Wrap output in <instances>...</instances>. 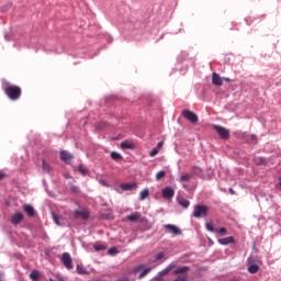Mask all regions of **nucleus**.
I'll list each match as a JSON object with an SVG mask.
<instances>
[{
  "label": "nucleus",
  "instance_id": "obj_4",
  "mask_svg": "<svg viewBox=\"0 0 281 281\" xmlns=\"http://www.w3.org/2000/svg\"><path fill=\"white\" fill-rule=\"evenodd\" d=\"M213 128L220 135L221 139H229V130H227L221 125H213Z\"/></svg>",
  "mask_w": 281,
  "mask_h": 281
},
{
  "label": "nucleus",
  "instance_id": "obj_41",
  "mask_svg": "<svg viewBox=\"0 0 281 281\" xmlns=\"http://www.w3.org/2000/svg\"><path fill=\"white\" fill-rule=\"evenodd\" d=\"M228 192H229L231 194H233V195L236 194V191H234V189H232V188L228 189Z\"/></svg>",
  "mask_w": 281,
  "mask_h": 281
},
{
  "label": "nucleus",
  "instance_id": "obj_13",
  "mask_svg": "<svg viewBox=\"0 0 281 281\" xmlns=\"http://www.w3.org/2000/svg\"><path fill=\"white\" fill-rule=\"evenodd\" d=\"M212 82L216 87H223V78H221V76L216 72L212 74Z\"/></svg>",
  "mask_w": 281,
  "mask_h": 281
},
{
  "label": "nucleus",
  "instance_id": "obj_14",
  "mask_svg": "<svg viewBox=\"0 0 281 281\" xmlns=\"http://www.w3.org/2000/svg\"><path fill=\"white\" fill-rule=\"evenodd\" d=\"M23 210L27 214V216H30L31 218L34 217V215L36 214L34 206H32L30 204H24Z\"/></svg>",
  "mask_w": 281,
  "mask_h": 281
},
{
  "label": "nucleus",
  "instance_id": "obj_38",
  "mask_svg": "<svg viewBox=\"0 0 281 281\" xmlns=\"http://www.w3.org/2000/svg\"><path fill=\"white\" fill-rule=\"evenodd\" d=\"M158 150L164 148V142H159L156 147Z\"/></svg>",
  "mask_w": 281,
  "mask_h": 281
},
{
  "label": "nucleus",
  "instance_id": "obj_19",
  "mask_svg": "<svg viewBox=\"0 0 281 281\" xmlns=\"http://www.w3.org/2000/svg\"><path fill=\"white\" fill-rule=\"evenodd\" d=\"M178 203H179V205H181L184 209L190 207V202L188 200H186V198H179Z\"/></svg>",
  "mask_w": 281,
  "mask_h": 281
},
{
  "label": "nucleus",
  "instance_id": "obj_23",
  "mask_svg": "<svg viewBox=\"0 0 281 281\" xmlns=\"http://www.w3.org/2000/svg\"><path fill=\"white\" fill-rule=\"evenodd\" d=\"M150 271H153V268H145L140 274L138 276L139 280H142L143 278H146V276H148V273H150Z\"/></svg>",
  "mask_w": 281,
  "mask_h": 281
},
{
  "label": "nucleus",
  "instance_id": "obj_39",
  "mask_svg": "<svg viewBox=\"0 0 281 281\" xmlns=\"http://www.w3.org/2000/svg\"><path fill=\"white\" fill-rule=\"evenodd\" d=\"M142 269H144V265H138L136 268H135V271H142Z\"/></svg>",
  "mask_w": 281,
  "mask_h": 281
},
{
  "label": "nucleus",
  "instance_id": "obj_35",
  "mask_svg": "<svg viewBox=\"0 0 281 281\" xmlns=\"http://www.w3.org/2000/svg\"><path fill=\"white\" fill-rule=\"evenodd\" d=\"M78 171L80 172V175H87V168H85V166L82 165L78 166Z\"/></svg>",
  "mask_w": 281,
  "mask_h": 281
},
{
  "label": "nucleus",
  "instance_id": "obj_29",
  "mask_svg": "<svg viewBox=\"0 0 281 281\" xmlns=\"http://www.w3.org/2000/svg\"><path fill=\"white\" fill-rule=\"evenodd\" d=\"M215 234H221V236H225V234H227V228H215Z\"/></svg>",
  "mask_w": 281,
  "mask_h": 281
},
{
  "label": "nucleus",
  "instance_id": "obj_28",
  "mask_svg": "<svg viewBox=\"0 0 281 281\" xmlns=\"http://www.w3.org/2000/svg\"><path fill=\"white\" fill-rule=\"evenodd\" d=\"M205 227H206L207 232L216 233V228H214V224H212V222L206 223Z\"/></svg>",
  "mask_w": 281,
  "mask_h": 281
},
{
  "label": "nucleus",
  "instance_id": "obj_20",
  "mask_svg": "<svg viewBox=\"0 0 281 281\" xmlns=\"http://www.w3.org/2000/svg\"><path fill=\"white\" fill-rule=\"evenodd\" d=\"M77 273H79V276H89V271L82 266H77Z\"/></svg>",
  "mask_w": 281,
  "mask_h": 281
},
{
  "label": "nucleus",
  "instance_id": "obj_1",
  "mask_svg": "<svg viewBox=\"0 0 281 281\" xmlns=\"http://www.w3.org/2000/svg\"><path fill=\"white\" fill-rule=\"evenodd\" d=\"M4 93L9 98V100L15 102V100H19V98H21V93H23V91L19 86L7 85V87L4 88Z\"/></svg>",
  "mask_w": 281,
  "mask_h": 281
},
{
  "label": "nucleus",
  "instance_id": "obj_12",
  "mask_svg": "<svg viewBox=\"0 0 281 281\" xmlns=\"http://www.w3.org/2000/svg\"><path fill=\"white\" fill-rule=\"evenodd\" d=\"M162 196L164 199H172L175 196V189L172 187H166L162 189Z\"/></svg>",
  "mask_w": 281,
  "mask_h": 281
},
{
  "label": "nucleus",
  "instance_id": "obj_25",
  "mask_svg": "<svg viewBox=\"0 0 281 281\" xmlns=\"http://www.w3.org/2000/svg\"><path fill=\"white\" fill-rule=\"evenodd\" d=\"M111 159H113L114 161H117V160L122 159V155L117 151H112Z\"/></svg>",
  "mask_w": 281,
  "mask_h": 281
},
{
  "label": "nucleus",
  "instance_id": "obj_2",
  "mask_svg": "<svg viewBox=\"0 0 281 281\" xmlns=\"http://www.w3.org/2000/svg\"><path fill=\"white\" fill-rule=\"evenodd\" d=\"M210 212V207L207 205L198 204L194 206L193 216L194 218H201L203 216H207Z\"/></svg>",
  "mask_w": 281,
  "mask_h": 281
},
{
  "label": "nucleus",
  "instance_id": "obj_21",
  "mask_svg": "<svg viewBox=\"0 0 281 281\" xmlns=\"http://www.w3.org/2000/svg\"><path fill=\"white\" fill-rule=\"evenodd\" d=\"M150 196V190L145 189L140 192V201H146Z\"/></svg>",
  "mask_w": 281,
  "mask_h": 281
},
{
  "label": "nucleus",
  "instance_id": "obj_3",
  "mask_svg": "<svg viewBox=\"0 0 281 281\" xmlns=\"http://www.w3.org/2000/svg\"><path fill=\"white\" fill-rule=\"evenodd\" d=\"M182 117L188 120V122H191V124H196V122H199V116L190 110L182 111Z\"/></svg>",
  "mask_w": 281,
  "mask_h": 281
},
{
  "label": "nucleus",
  "instance_id": "obj_40",
  "mask_svg": "<svg viewBox=\"0 0 281 281\" xmlns=\"http://www.w3.org/2000/svg\"><path fill=\"white\" fill-rule=\"evenodd\" d=\"M2 179H5V173H3L2 171H0V181H2Z\"/></svg>",
  "mask_w": 281,
  "mask_h": 281
},
{
  "label": "nucleus",
  "instance_id": "obj_30",
  "mask_svg": "<svg viewBox=\"0 0 281 281\" xmlns=\"http://www.w3.org/2000/svg\"><path fill=\"white\" fill-rule=\"evenodd\" d=\"M43 170L45 172H52V167L45 160H43Z\"/></svg>",
  "mask_w": 281,
  "mask_h": 281
},
{
  "label": "nucleus",
  "instance_id": "obj_27",
  "mask_svg": "<svg viewBox=\"0 0 281 281\" xmlns=\"http://www.w3.org/2000/svg\"><path fill=\"white\" fill-rule=\"evenodd\" d=\"M255 164L257 166H265V164H267V160H265V158H255Z\"/></svg>",
  "mask_w": 281,
  "mask_h": 281
},
{
  "label": "nucleus",
  "instance_id": "obj_16",
  "mask_svg": "<svg viewBox=\"0 0 281 281\" xmlns=\"http://www.w3.org/2000/svg\"><path fill=\"white\" fill-rule=\"evenodd\" d=\"M218 243H220V245H234V243H236V240L234 239V237L229 236V237L218 239Z\"/></svg>",
  "mask_w": 281,
  "mask_h": 281
},
{
  "label": "nucleus",
  "instance_id": "obj_10",
  "mask_svg": "<svg viewBox=\"0 0 281 281\" xmlns=\"http://www.w3.org/2000/svg\"><path fill=\"white\" fill-rule=\"evenodd\" d=\"M75 218H82V221H87L89 218V211L87 210H76Z\"/></svg>",
  "mask_w": 281,
  "mask_h": 281
},
{
  "label": "nucleus",
  "instance_id": "obj_34",
  "mask_svg": "<svg viewBox=\"0 0 281 281\" xmlns=\"http://www.w3.org/2000/svg\"><path fill=\"white\" fill-rule=\"evenodd\" d=\"M165 256H166V254H164V252H158V254L155 256V262H158V260L164 259Z\"/></svg>",
  "mask_w": 281,
  "mask_h": 281
},
{
  "label": "nucleus",
  "instance_id": "obj_9",
  "mask_svg": "<svg viewBox=\"0 0 281 281\" xmlns=\"http://www.w3.org/2000/svg\"><path fill=\"white\" fill-rule=\"evenodd\" d=\"M60 159L65 164H71V159H74V155L69 154L67 150H61L60 151Z\"/></svg>",
  "mask_w": 281,
  "mask_h": 281
},
{
  "label": "nucleus",
  "instance_id": "obj_44",
  "mask_svg": "<svg viewBox=\"0 0 281 281\" xmlns=\"http://www.w3.org/2000/svg\"><path fill=\"white\" fill-rule=\"evenodd\" d=\"M117 281H128V279H119Z\"/></svg>",
  "mask_w": 281,
  "mask_h": 281
},
{
  "label": "nucleus",
  "instance_id": "obj_43",
  "mask_svg": "<svg viewBox=\"0 0 281 281\" xmlns=\"http://www.w3.org/2000/svg\"><path fill=\"white\" fill-rule=\"evenodd\" d=\"M223 80H225L226 82H232L229 78H223Z\"/></svg>",
  "mask_w": 281,
  "mask_h": 281
},
{
  "label": "nucleus",
  "instance_id": "obj_26",
  "mask_svg": "<svg viewBox=\"0 0 281 281\" xmlns=\"http://www.w3.org/2000/svg\"><path fill=\"white\" fill-rule=\"evenodd\" d=\"M109 256H117V254H120V250H117V248L112 247L108 250Z\"/></svg>",
  "mask_w": 281,
  "mask_h": 281
},
{
  "label": "nucleus",
  "instance_id": "obj_33",
  "mask_svg": "<svg viewBox=\"0 0 281 281\" xmlns=\"http://www.w3.org/2000/svg\"><path fill=\"white\" fill-rule=\"evenodd\" d=\"M121 148L131 149V148H133V144H131L128 142H123V143H121Z\"/></svg>",
  "mask_w": 281,
  "mask_h": 281
},
{
  "label": "nucleus",
  "instance_id": "obj_24",
  "mask_svg": "<svg viewBox=\"0 0 281 281\" xmlns=\"http://www.w3.org/2000/svg\"><path fill=\"white\" fill-rule=\"evenodd\" d=\"M93 249L94 251H105L106 246H104L103 244H94Z\"/></svg>",
  "mask_w": 281,
  "mask_h": 281
},
{
  "label": "nucleus",
  "instance_id": "obj_17",
  "mask_svg": "<svg viewBox=\"0 0 281 281\" xmlns=\"http://www.w3.org/2000/svg\"><path fill=\"white\" fill-rule=\"evenodd\" d=\"M173 267H175V263H170V265H169L168 267H166L162 271H160V272L158 273V276H159L160 278H164V276H168V273H170V272L172 271Z\"/></svg>",
  "mask_w": 281,
  "mask_h": 281
},
{
  "label": "nucleus",
  "instance_id": "obj_32",
  "mask_svg": "<svg viewBox=\"0 0 281 281\" xmlns=\"http://www.w3.org/2000/svg\"><path fill=\"white\" fill-rule=\"evenodd\" d=\"M165 178H166V171H159V172L156 175L157 181H161V179H165Z\"/></svg>",
  "mask_w": 281,
  "mask_h": 281
},
{
  "label": "nucleus",
  "instance_id": "obj_7",
  "mask_svg": "<svg viewBox=\"0 0 281 281\" xmlns=\"http://www.w3.org/2000/svg\"><path fill=\"white\" fill-rule=\"evenodd\" d=\"M247 262L248 271L250 273H258V271H260V266H258V263H254V258H248Z\"/></svg>",
  "mask_w": 281,
  "mask_h": 281
},
{
  "label": "nucleus",
  "instance_id": "obj_31",
  "mask_svg": "<svg viewBox=\"0 0 281 281\" xmlns=\"http://www.w3.org/2000/svg\"><path fill=\"white\" fill-rule=\"evenodd\" d=\"M53 221H55L56 225H63L61 217L53 213Z\"/></svg>",
  "mask_w": 281,
  "mask_h": 281
},
{
  "label": "nucleus",
  "instance_id": "obj_5",
  "mask_svg": "<svg viewBox=\"0 0 281 281\" xmlns=\"http://www.w3.org/2000/svg\"><path fill=\"white\" fill-rule=\"evenodd\" d=\"M61 262L66 269H74V260L71 259V255H69V252H64L61 255Z\"/></svg>",
  "mask_w": 281,
  "mask_h": 281
},
{
  "label": "nucleus",
  "instance_id": "obj_6",
  "mask_svg": "<svg viewBox=\"0 0 281 281\" xmlns=\"http://www.w3.org/2000/svg\"><path fill=\"white\" fill-rule=\"evenodd\" d=\"M164 227L165 229H167V232H170L171 234H173V236H181L182 234L180 228L177 227V225L175 224H165Z\"/></svg>",
  "mask_w": 281,
  "mask_h": 281
},
{
  "label": "nucleus",
  "instance_id": "obj_46",
  "mask_svg": "<svg viewBox=\"0 0 281 281\" xmlns=\"http://www.w3.org/2000/svg\"><path fill=\"white\" fill-rule=\"evenodd\" d=\"M67 177V179H69V176H66Z\"/></svg>",
  "mask_w": 281,
  "mask_h": 281
},
{
  "label": "nucleus",
  "instance_id": "obj_36",
  "mask_svg": "<svg viewBox=\"0 0 281 281\" xmlns=\"http://www.w3.org/2000/svg\"><path fill=\"white\" fill-rule=\"evenodd\" d=\"M157 155H159V149H158V148H154V149L149 153V157H157Z\"/></svg>",
  "mask_w": 281,
  "mask_h": 281
},
{
  "label": "nucleus",
  "instance_id": "obj_18",
  "mask_svg": "<svg viewBox=\"0 0 281 281\" xmlns=\"http://www.w3.org/2000/svg\"><path fill=\"white\" fill-rule=\"evenodd\" d=\"M120 188L121 190H125V191L135 190V188H137V183H122Z\"/></svg>",
  "mask_w": 281,
  "mask_h": 281
},
{
  "label": "nucleus",
  "instance_id": "obj_11",
  "mask_svg": "<svg viewBox=\"0 0 281 281\" xmlns=\"http://www.w3.org/2000/svg\"><path fill=\"white\" fill-rule=\"evenodd\" d=\"M126 220L130 221V223H137V221L142 220V213L133 212L132 214L126 216Z\"/></svg>",
  "mask_w": 281,
  "mask_h": 281
},
{
  "label": "nucleus",
  "instance_id": "obj_42",
  "mask_svg": "<svg viewBox=\"0 0 281 281\" xmlns=\"http://www.w3.org/2000/svg\"><path fill=\"white\" fill-rule=\"evenodd\" d=\"M140 223H148V220H147L146 217H143V218L140 220Z\"/></svg>",
  "mask_w": 281,
  "mask_h": 281
},
{
  "label": "nucleus",
  "instance_id": "obj_15",
  "mask_svg": "<svg viewBox=\"0 0 281 281\" xmlns=\"http://www.w3.org/2000/svg\"><path fill=\"white\" fill-rule=\"evenodd\" d=\"M23 218H24L23 213H15L11 218V223L12 225H19V223H21Z\"/></svg>",
  "mask_w": 281,
  "mask_h": 281
},
{
  "label": "nucleus",
  "instance_id": "obj_8",
  "mask_svg": "<svg viewBox=\"0 0 281 281\" xmlns=\"http://www.w3.org/2000/svg\"><path fill=\"white\" fill-rule=\"evenodd\" d=\"M192 179V173H183L181 177H180V183H182V188L184 190H188V183H190Z\"/></svg>",
  "mask_w": 281,
  "mask_h": 281
},
{
  "label": "nucleus",
  "instance_id": "obj_37",
  "mask_svg": "<svg viewBox=\"0 0 281 281\" xmlns=\"http://www.w3.org/2000/svg\"><path fill=\"white\" fill-rule=\"evenodd\" d=\"M70 191L74 193V194H78V192H80V189L76 186H72L70 187Z\"/></svg>",
  "mask_w": 281,
  "mask_h": 281
},
{
  "label": "nucleus",
  "instance_id": "obj_45",
  "mask_svg": "<svg viewBox=\"0 0 281 281\" xmlns=\"http://www.w3.org/2000/svg\"><path fill=\"white\" fill-rule=\"evenodd\" d=\"M232 281H238V280H236V279H233Z\"/></svg>",
  "mask_w": 281,
  "mask_h": 281
},
{
  "label": "nucleus",
  "instance_id": "obj_22",
  "mask_svg": "<svg viewBox=\"0 0 281 281\" xmlns=\"http://www.w3.org/2000/svg\"><path fill=\"white\" fill-rule=\"evenodd\" d=\"M30 278H31V280L36 281L41 278V273L37 270H33L30 273Z\"/></svg>",
  "mask_w": 281,
  "mask_h": 281
}]
</instances>
